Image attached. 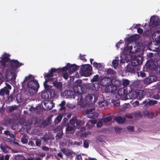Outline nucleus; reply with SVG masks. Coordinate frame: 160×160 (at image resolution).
<instances>
[{"label":"nucleus","mask_w":160,"mask_h":160,"mask_svg":"<svg viewBox=\"0 0 160 160\" xmlns=\"http://www.w3.org/2000/svg\"><path fill=\"white\" fill-rule=\"evenodd\" d=\"M39 87L38 81L33 79L28 82L25 92L28 95H34L37 93Z\"/></svg>","instance_id":"f257e3e1"},{"label":"nucleus","mask_w":160,"mask_h":160,"mask_svg":"<svg viewBox=\"0 0 160 160\" xmlns=\"http://www.w3.org/2000/svg\"><path fill=\"white\" fill-rule=\"evenodd\" d=\"M92 67L89 64L82 65L81 66L80 73L81 76H89L91 74Z\"/></svg>","instance_id":"f03ea898"},{"label":"nucleus","mask_w":160,"mask_h":160,"mask_svg":"<svg viewBox=\"0 0 160 160\" xmlns=\"http://www.w3.org/2000/svg\"><path fill=\"white\" fill-rule=\"evenodd\" d=\"M98 100V96L97 95L91 94L86 96L85 98V101L86 104L91 106L95 103Z\"/></svg>","instance_id":"7ed1b4c3"},{"label":"nucleus","mask_w":160,"mask_h":160,"mask_svg":"<svg viewBox=\"0 0 160 160\" xmlns=\"http://www.w3.org/2000/svg\"><path fill=\"white\" fill-rule=\"evenodd\" d=\"M58 70H59L55 68H51L48 73L45 72L43 74L44 78L45 80L48 79L49 81L53 82L55 79V78H52L54 76L53 73L57 72V71Z\"/></svg>","instance_id":"20e7f679"},{"label":"nucleus","mask_w":160,"mask_h":160,"mask_svg":"<svg viewBox=\"0 0 160 160\" xmlns=\"http://www.w3.org/2000/svg\"><path fill=\"white\" fill-rule=\"evenodd\" d=\"M128 91L124 88H121L118 91L117 94L119 97V98L122 100H126L128 99Z\"/></svg>","instance_id":"39448f33"},{"label":"nucleus","mask_w":160,"mask_h":160,"mask_svg":"<svg viewBox=\"0 0 160 160\" xmlns=\"http://www.w3.org/2000/svg\"><path fill=\"white\" fill-rule=\"evenodd\" d=\"M6 86L0 90V96L4 97L5 95L8 96L9 95V90L12 89L11 86L8 83H5Z\"/></svg>","instance_id":"423d86ee"},{"label":"nucleus","mask_w":160,"mask_h":160,"mask_svg":"<svg viewBox=\"0 0 160 160\" xmlns=\"http://www.w3.org/2000/svg\"><path fill=\"white\" fill-rule=\"evenodd\" d=\"M10 66L12 70H16L17 68L23 65L21 62H20L17 60L13 59L9 61Z\"/></svg>","instance_id":"0eeeda50"},{"label":"nucleus","mask_w":160,"mask_h":160,"mask_svg":"<svg viewBox=\"0 0 160 160\" xmlns=\"http://www.w3.org/2000/svg\"><path fill=\"white\" fill-rule=\"evenodd\" d=\"M73 89L76 92L77 95H80L83 94L86 92V88L81 85H78L74 86Z\"/></svg>","instance_id":"6e6552de"},{"label":"nucleus","mask_w":160,"mask_h":160,"mask_svg":"<svg viewBox=\"0 0 160 160\" xmlns=\"http://www.w3.org/2000/svg\"><path fill=\"white\" fill-rule=\"evenodd\" d=\"M160 22V20L158 16L152 17L150 19L149 24L152 27H154L158 25Z\"/></svg>","instance_id":"1a4fd4ad"},{"label":"nucleus","mask_w":160,"mask_h":160,"mask_svg":"<svg viewBox=\"0 0 160 160\" xmlns=\"http://www.w3.org/2000/svg\"><path fill=\"white\" fill-rule=\"evenodd\" d=\"M64 95L66 98H75L76 95H77L76 92L75 90L72 91L71 90H67L64 91Z\"/></svg>","instance_id":"9d476101"},{"label":"nucleus","mask_w":160,"mask_h":160,"mask_svg":"<svg viewBox=\"0 0 160 160\" xmlns=\"http://www.w3.org/2000/svg\"><path fill=\"white\" fill-rule=\"evenodd\" d=\"M93 59L92 58L90 59V62L91 64L93 65V67L96 69L98 70L99 71L102 70L104 68L103 65L100 63H97L94 61L92 63Z\"/></svg>","instance_id":"9b49d317"},{"label":"nucleus","mask_w":160,"mask_h":160,"mask_svg":"<svg viewBox=\"0 0 160 160\" xmlns=\"http://www.w3.org/2000/svg\"><path fill=\"white\" fill-rule=\"evenodd\" d=\"M67 65L68 67L69 73L70 74L78 70L79 69V66H78L75 64H71L69 63H68Z\"/></svg>","instance_id":"f8f14e48"},{"label":"nucleus","mask_w":160,"mask_h":160,"mask_svg":"<svg viewBox=\"0 0 160 160\" xmlns=\"http://www.w3.org/2000/svg\"><path fill=\"white\" fill-rule=\"evenodd\" d=\"M146 94V92L144 90H140L137 91V99L141 100L143 98Z\"/></svg>","instance_id":"ddd939ff"},{"label":"nucleus","mask_w":160,"mask_h":160,"mask_svg":"<svg viewBox=\"0 0 160 160\" xmlns=\"http://www.w3.org/2000/svg\"><path fill=\"white\" fill-rule=\"evenodd\" d=\"M155 79H156L154 75L150 76L143 80V82L144 84L148 85L154 82Z\"/></svg>","instance_id":"4468645a"},{"label":"nucleus","mask_w":160,"mask_h":160,"mask_svg":"<svg viewBox=\"0 0 160 160\" xmlns=\"http://www.w3.org/2000/svg\"><path fill=\"white\" fill-rule=\"evenodd\" d=\"M99 101L98 102V104L99 107H103L107 106L108 105V102L106 100L103 99L102 100H100V99H98V100Z\"/></svg>","instance_id":"2eb2a0df"},{"label":"nucleus","mask_w":160,"mask_h":160,"mask_svg":"<svg viewBox=\"0 0 160 160\" xmlns=\"http://www.w3.org/2000/svg\"><path fill=\"white\" fill-rule=\"evenodd\" d=\"M105 73L107 75L110 77H114L116 74V72H115L113 69H108L106 71Z\"/></svg>","instance_id":"dca6fc26"},{"label":"nucleus","mask_w":160,"mask_h":160,"mask_svg":"<svg viewBox=\"0 0 160 160\" xmlns=\"http://www.w3.org/2000/svg\"><path fill=\"white\" fill-rule=\"evenodd\" d=\"M115 120L119 124L123 123L126 120V118L123 117L119 116H118L114 118Z\"/></svg>","instance_id":"f3484780"},{"label":"nucleus","mask_w":160,"mask_h":160,"mask_svg":"<svg viewBox=\"0 0 160 160\" xmlns=\"http://www.w3.org/2000/svg\"><path fill=\"white\" fill-rule=\"evenodd\" d=\"M56 80H54L53 82V85L58 89L61 90L62 87V83L61 82H58L57 79Z\"/></svg>","instance_id":"a211bd4d"},{"label":"nucleus","mask_w":160,"mask_h":160,"mask_svg":"<svg viewBox=\"0 0 160 160\" xmlns=\"http://www.w3.org/2000/svg\"><path fill=\"white\" fill-rule=\"evenodd\" d=\"M126 71L132 73H134L136 70V67H134L131 65L128 64L126 67Z\"/></svg>","instance_id":"6ab92c4d"},{"label":"nucleus","mask_w":160,"mask_h":160,"mask_svg":"<svg viewBox=\"0 0 160 160\" xmlns=\"http://www.w3.org/2000/svg\"><path fill=\"white\" fill-rule=\"evenodd\" d=\"M128 99H137V91L129 92L128 94Z\"/></svg>","instance_id":"aec40b11"},{"label":"nucleus","mask_w":160,"mask_h":160,"mask_svg":"<svg viewBox=\"0 0 160 160\" xmlns=\"http://www.w3.org/2000/svg\"><path fill=\"white\" fill-rule=\"evenodd\" d=\"M50 98H52L57 96V94L55 91L52 89L48 90Z\"/></svg>","instance_id":"412c9836"},{"label":"nucleus","mask_w":160,"mask_h":160,"mask_svg":"<svg viewBox=\"0 0 160 160\" xmlns=\"http://www.w3.org/2000/svg\"><path fill=\"white\" fill-rule=\"evenodd\" d=\"M108 79L107 78H104L102 79L100 81L101 84L103 86H107L108 85L110 84L109 81H108Z\"/></svg>","instance_id":"4be33fe9"},{"label":"nucleus","mask_w":160,"mask_h":160,"mask_svg":"<svg viewBox=\"0 0 160 160\" xmlns=\"http://www.w3.org/2000/svg\"><path fill=\"white\" fill-rule=\"evenodd\" d=\"M49 96L48 90H45L41 92V97L42 98L45 99H49Z\"/></svg>","instance_id":"5701e85b"},{"label":"nucleus","mask_w":160,"mask_h":160,"mask_svg":"<svg viewBox=\"0 0 160 160\" xmlns=\"http://www.w3.org/2000/svg\"><path fill=\"white\" fill-rule=\"evenodd\" d=\"M12 72L10 68L8 69L5 72V78L7 79H11L12 77L11 76V74Z\"/></svg>","instance_id":"b1692460"},{"label":"nucleus","mask_w":160,"mask_h":160,"mask_svg":"<svg viewBox=\"0 0 160 160\" xmlns=\"http://www.w3.org/2000/svg\"><path fill=\"white\" fill-rule=\"evenodd\" d=\"M10 56V54L6 52H4L2 55V58L1 60L7 62L9 61L10 60L9 58Z\"/></svg>","instance_id":"393cba45"},{"label":"nucleus","mask_w":160,"mask_h":160,"mask_svg":"<svg viewBox=\"0 0 160 160\" xmlns=\"http://www.w3.org/2000/svg\"><path fill=\"white\" fill-rule=\"evenodd\" d=\"M92 88L93 90L97 91L99 89V82H95L92 84Z\"/></svg>","instance_id":"a878e982"},{"label":"nucleus","mask_w":160,"mask_h":160,"mask_svg":"<svg viewBox=\"0 0 160 160\" xmlns=\"http://www.w3.org/2000/svg\"><path fill=\"white\" fill-rule=\"evenodd\" d=\"M100 80V78L98 74H96V75L94 76L92 78L91 81V82H99V81Z\"/></svg>","instance_id":"bb28decb"},{"label":"nucleus","mask_w":160,"mask_h":160,"mask_svg":"<svg viewBox=\"0 0 160 160\" xmlns=\"http://www.w3.org/2000/svg\"><path fill=\"white\" fill-rule=\"evenodd\" d=\"M45 106L47 107L48 110H50L53 108L54 104L52 102H48Z\"/></svg>","instance_id":"cd10ccee"},{"label":"nucleus","mask_w":160,"mask_h":160,"mask_svg":"<svg viewBox=\"0 0 160 160\" xmlns=\"http://www.w3.org/2000/svg\"><path fill=\"white\" fill-rule=\"evenodd\" d=\"M111 84L113 85V86H114V87H115V86L118 87H119L120 85L119 81L115 79H112L111 80Z\"/></svg>","instance_id":"c85d7f7f"},{"label":"nucleus","mask_w":160,"mask_h":160,"mask_svg":"<svg viewBox=\"0 0 160 160\" xmlns=\"http://www.w3.org/2000/svg\"><path fill=\"white\" fill-rule=\"evenodd\" d=\"M49 82L48 81V79L45 80V81L43 82V85L44 87L46 89L45 90H50L51 89L50 88L52 87L50 85H49L47 84V82Z\"/></svg>","instance_id":"c756f323"},{"label":"nucleus","mask_w":160,"mask_h":160,"mask_svg":"<svg viewBox=\"0 0 160 160\" xmlns=\"http://www.w3.org/2000/svg\"><path fill=\"white\" fill-rule=\"evenodd\" d=\"M16 100L18 103H20L23 100V97L20 94H18L16 97Z\"/></svg>","instance_id":"7c9ffc66"},{"label":"nucleus","mask_w":160,"mask_h":160,"mask_svg":"<svg viewBox=\"0 0 160 160\" xmlns=\"http://www.w3.org/2000/svg\"><path fill=\"white\" fill-rule=\"evenodd\" d=\"M142 61L138 62L136 60H133L131 61V65L133 66L134 67H136V66L142 63Z\"/></svg>","instance_id":"2f4dec72"},{"label":"nucleus","mask_w":160,"mask_h":160,"mask_svg":"<svg viewBox=\"0 0 160 160\" xmlns=\"http://www.w3.org/2000/svg\"><path fill=\"white\" fill-rule=\"evenodd\" d=\"M68 67L67 65L66 66L62 68H58L57 69H58L59 70L57 71V72L59 73L62 72H66L68 70L69 71Z\"/></svg>","instance_id":"473e14b6"},{"label":"nucleus","mask_w":160,"mask_h":160,"mask_svg":"<svg viewBox=\"0 0 160 160\" xmlns=\"http://www.w3.org/2000/svg\"><path fill=\"white\" fill-rule=\"evenodd\" d=\"M14 99V97L13 95L11 94L10 96H7V99L6 100V101L7 103H9L12 101L13 99Z\"/></svg>","instance_id":"72a5a7b5"},{"label":"nucleus","mask_w":160,"mask_h":160,"mask_svg":"<svg viewBox=\"0 0 160 160\" xmlns=\"http://www.w3.org/2000/svg\"><path fill=\"white\" fill-rule=\"evenodd\" d=\"M76 118V116H75L73 117L69 121V123L70 125L73 126L74 127H75L76 126L75 125V123Z\"/></svg>","instance_id":"f704fd0d"},{"label":"nucleus","mask_w":160,"mask_h":160,"mask_svg":"<svg viewBox=\"0 0 160 160\" xmlns=\"http://www.w3.org/2000/svg\"><path fill=\"white\" fill-rule=\"evenodd\" d=\"M65 104L66 102L65 101H62L61 103L59 104V105L61 106L60 108H59L60 111L64 110L66 109V108L65 106Z\"/></svg>","instance_id":"c9c22d12"},{"label":"nucleus","mask_w":160,"mask_h":160,"mask_svg":"<svg viewBox=\"0 0 160 160\" xmlns=\"http://www.w3.org/2000/svg\"><path fill=\"white\" fill-rule=\"evenodd\" d=\"M62 151L65 154L68 156H69L71 155V153L68 149L63 148L62 149Z\"/></svg>","instance_id":"e433bc0d"},{"label":"nucleus","mask_w":160,"mask_h":160,"mask_svg":"<svg viewBox=\"0 0 160 160\" xmlns=\"http://www.w3.org/2000/svg\"><path fill=\"white\" fill-rule=\"evenodd\" d=\"M32 77V75L30 74L28 76H26L25 77L23 81L21 82L22 85V87H23L24 85V83L25 82L29 80Z\"/></svg>","instance_id":"4c0bfd02"},{"label":"nucleus","mask_w":160,"mask_h":160,"mask_svg":"<svg viewBox=\"0 0 160 160\" xmlns=\"http://www.w3.org/2000/svg\"><path fill=\"white\" fill-rule=\"evenodd\" d=\"M155 45L159 46L160 45V35L157 36V38H155Z\"/></svg>","instance_id":"58836bf2"},{"label":"nucleus","mask_w":160,"mask_h":160,"mask_svg":"<svg viewBox=\"0 0 160 160\" xmlns=\"http://www.w3.org/2000/svg\"><path fill=\"white\" fill-rule=\"evenodd\" d=\"M6 62H7L5 61L1 60L0 61V67L1 66V68H4L5 67H7L6 65Z\"/></svg>","instance_id":"ea45409f"},{"label":"nucleus","mask_w":160,"mask_h":160,"mask_svg":"<svg viewBox=\"0 0 160 160\" xmlns=\"http://www.w3.org/2000/svg\"><path fill=\"white\" fill-rule=\"evenodd\" d=\"M134 114L136 119L141 118L142 117L141 112L139 111L135 112Z\"/></svg>","instance_id":"a19ab883"},{"label":"nucleus","mask_w":160,"mask_h":160,"mask_svg":"<svg viewBox=\"0 0 160 160\" xmlns=\"http://www.w3.org/2000/svg\"><path fill=\"white\" fill-rule=\"evenodd\" d=\"M112 118V117L111 116H108L104 118L103 119V120L104 122L106 123L111 121Z\"/></svg>","instance_id":"79ce46f5"},{"label":"nucleus","mask_w":160,"mask_h":160,"mask_svg":"<svg viewBox=\"0 0 160 160\" xmlns=\"http://www.w3.org/2000/svg\"><path fill=\"white\" fill-rule=\"evenodd\" d=\"M21 141L23 144H25L27 143L28 140L27 138V136L26 135H24L23 136L21 139Z\"/></svg>","instance_id":"37998d69"},{"label":"nucleus","mask_w":160,"mask_h":160,"mask_svg":"<svg viewBox=\"0 0 160 160\" xmlns=\"http://www.w3.org/2000/svg\"><path fill=\"white\" fill-rule=\"evenodd\" d=\"M75 124L77 127H80L82 126V121L81 120L78 119L76 117V118Z\"/></svg>","instance_id":"c03bdc74"},{"label":"nucleus","mask_w":160,"mask_h":160,"mask_svg":"<svg viewBox=\"0 0 160 160\" xmlns=\"http://www.w3.org/2000/svg\"><path fill=\"white\" fill-rule=\"evenodd\" d=\"M119 99H121L119 98V95L117 94H115L113 95V96L112 101H119Z\"/></svg>","instance_id":"a18cd8bd"},{"label":"nucleus","mask_w":160,"mask_h":160,"mask_svg":"<svg viewBox=\"0 0 160 160\" xmlns=\"http://www.w3.org/2000/svg\"><path fill=\"white\" fill-rule=\"evenodd\" d=\"M112 64L113 67L114 68H116L118 64V61L117 60H113L112 62Z\"/></svg>","instance_id":"49530a36"},{"label":"nucleus","mask_w":160,"mask_h":160,"mask_svg":"<svg viewBox=\"0 0 160 160\" xmlns=\"http://www.w3.org/2000/svg\"><path fill=\"white\" fill-rule=\"evenodd\" d=\"M17 108L18 107L16 105L12 106L9 107L8 110L9 112H11L17 109Z\"/></svg>","instance_id":"de8ad7c7"},{"label":"nucleus","mask_w":160,"mask_h":160,"mask_svg":"<svg viewBox=\"0 0 160 160\" xmlns=\"http://www.w3.org/2000/svg\"><path fill=\"white\" fill-rule=\"evenodd\" d=\"M151 98H153L154 99H159L160 98V96L158 94H152L150 95Z\"/></svg>","instance_id":"09e8293b"},{"label":"nucleus","mask_w":160,"mask_h":160,"mask_svg":"<svg viewBox=\"0 0 160 160\" xmlns=\"http://www.w3.org/2000/svg\"><path fill=\"white\" fill-rule=\"evenodd\" d=\"M0 148L3 151V152H4L5 153H7L8 152V150L6 148V146H4V145L1 144Z\"/></svg>","instance_id":"8fccbe9b"},{"label":"nucleus","mask_w":160,"mask_h":160,"mask_svg":"<svg viewBox=\"0 0 160 160\" xmlns=\"http://www.w3.org/2000/svg\"><path fill=\"white\" fill-rule=\"evenodd\" d=\"M35 144L36 146L39 147L41 145V140L38 138H37L35 139Z\"/></svg>","instance_id":"3c124183"},{"label":"nucleus","mask_w":160,"mask_h":160,"mask_svg":"<svg viewBox=\"0 0 160 160\" xmlns=\"http://www.w3.org/2000/svg\"><path fill=\"white\" fill-rule=\"evenodd\" d=\"M158 102L156 100L149 99V102H148V103H149V106H151L157 103Z\"/></svg>","instance_id":"603ef678"},{"label":"nucleus","mask_w":160,"mask_h":160,"mask_svg":"<svg viewBox=\"0 0 160 160\" xmlns=\"http://www.w3.org/2000/svg\"><path fill=\"white\" fill-rule=\"evenodd\" d=\"M130 84V81L128 79H124L123 80L122 85L124 86H126Z\"/></svg>","instance_id":"864d4df0"},{"label":"nucleus","mask_w":160,"mask_h":160,"mask_svg":"<svg viewBox=\"0 0 160 160\" xmlns=\"http://www.w3.org/2000/svg\"><path fill=\"white\" fill-rule=\"evenodd\" d=\"M63 135V132H58L56 134V138L57 139H59L61 138L62 136Z\"/></svg>","instance_id":"5fc2aeb1"},{"label":"nucleus","mask_w":160,"mask_h":160,"mask_svg":"<svg viewBox=\"0 0 160 160\" xmlns=\"http://www.w3.org/2000/svg\"><path fill=\"white\" fill-rule=\"evenodd\" d=\"M73 129V127L69 126V124L68 123L67 127L66 128V131L70 132L72 131Z\"/></svg>","instance_id":"6e6d98bb"},{"label":"nucleus","mask_w":160,"mask_h":160,"mask_svg":"<svg viewBox=\"0 0 160 160\" xmlns=\"http://www.w3.org/2000/svg\"><path fill=\"white\" fill-rule=\"evenodd\" d=\"M102 135H99L97 137V140L98 142H103L104 141L102 138Z\"/></svg>","instance_id":"4d7b16f0"},{"label":"nucleus","mask_w":160,"mask_h":160,"mask_svg":"<svg viewBox=\"0 0 160 160\" xmlns=\"http://www.w3.org/2000/svg\"><path fill=\"white\" fill-rule=\"evenodd\" d=\"M11 121V119L10 118H8L5 120V122H6L3 125L7 126L8 125H10Z\"/></svg>","instance_id":"13d9d810"},{"label":"nucleus","mask_w":160,"mask_h":160,"mask_svg":"<svg viewBox=\"0 0 160 160\" xmlns=\"http://www.w3.org/2000/svg\"><path fill=\"white\" fill-rule=\"evenodd\" d=\"M63 117V116L62 114H59L58 115L56 119H55V120H57L58 122V123L60 122L61 120H62V118Z\"/></svg>","instance_id":"bf43d9fd"},{"label":"nucleus","mask_w":160,"mask_h":160,"mask_svg":"<svg viewBox=\"0 0 160 160\" xmlns=\"http://www.w3.org/2000/svg\"><path fill=\"white\" fill-rule=\"evenodd\" d=\"M83 147L84 148H87L89 147V143L87 140H85L83 141Z\"/></svg>","instance_id":"052dcab7"},{"label":"nucleus","mask_w":160,"mask_h":160,"mask_svg":"<svg viewBox=\"0 0 160 160\" xmlns=\"http://www.w3.org/2000/svg\"><path fill=\"white\" fill-rule=\"evenodd\" d=\"M86 55L83 54L82 55L81 53L79 54V57L81 60L83 61L84 62H86L87 61V59L85 58L84 56H86Z\"/></svg>","instance_id":"680f3d73"},{"label":"nucleus","mask_w":160,"mask_h":160,"mask_svg":"<svg viewBox=\"0 0 160 160\" xmlns=\"http://www.w3.org/2000/svg\"><path fill=\"white\" fill-rule=\"evenodd\" d=\"M133 115L132 113L126 114L125 115V118L129 119H131L133 118Z\"/></svg>","instance_id":"e2e57ef3"},{"label":"nucleus","mask_w":160,"mask_h":160,"mask_svg":"<svg viewBox=\"0 0 160 160\" xmlns=\"http://www.w3.org/2000/svg\"><path fill=\"white\" fill-rule=\"evenodd\" d=\"M111 89L110 88L109 86H107L105 87V91L107 93H110V92H112V91H111Z\"/></svg>","instance_id":"0e129e2a"},{"label":"nucleus","mask_w":160,"mask_h":160,"mask_svg":"<svg viewBox=\"0 0 160 160\" xmlns=\"http://www.w3.org/2000/svg\"><path fill=\"white\" fill-rule=\"evenodd\" d=\"M114 86L112 84H111V85H110V89H111V91H112V92H114L117 89V87H116L115 86V87H114Z\"/></svg>","instance_id":"69168bd1"},{"label":"nucleus","mask_w":160,"mask_h":160,"mask_svg":"<svg viewBox=\"0 0 160 160\" xmlns=\"http://www.w3.org/2000/svg\"><path fill=\"white\" fill-rule=\"evenodd\" d=\"M156 72L160 79V66L157 68L156 69Z\"/></svg>","instance_id":"338daca9"},{"label":"nucleus","mask_w":160,"mask_h":160,"mask_svg":"<svg viewBox=\"0 0 160 160\" xmlns=\"http://www.w3.org/2000/svg\"><path fill=\"white\" fill-rule=\"evenodd\" d=\"M5 80L2 74H0V85Z\"/></svg>","instance_id":"774afa93"}]
</instances>
